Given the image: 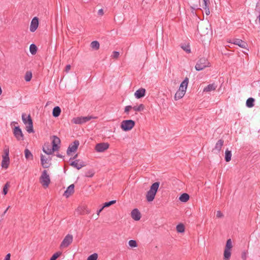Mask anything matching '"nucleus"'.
<instances>
[{
  "label": "nucleus",
  "mask_w": 260,
  "mask_h": 260,
  "mask_svg": "<svg viewBox=\"0 0 260 260\" xmlns=\"http://www.w3.org/2000/svg\"><path fill=\"white\" fill-rule=\"evenodd\" d=\"M159 184V182H155L151 185L150 189L146 193V199L148 202H150L153 201L158 190Z\"/></svg>",
  "instance_id": "f257e3e1"
},
{
  "label": "nucleus",
  "mask_w": 260,
  "mask_h": 260,
  "mask_svg": "<svg viewBox=\"0 0 260 260\" xmlns=\"http://www.w3.org/2000/svg\"><path fill=\"white\" fill-rule=\"evenodd\" d=\"M210 26L208 22H202L198 25V32L201 36L208 35L211 30Z\"/></svg>",
  "instance_id": "f03ea898"
},
{
  "label": "nucleus",
  "mask_w": 260,
  "mask_h": 260,
  "mask_svg": "<svg viewBox=\"0 0 260 260\" xmlns=\"http://www.w3.org/2000/svg\"><path fill=\"white\" fill-rule=\"evenodd\" d=\"M22 120L25 125L27 124V125L26 126V130L27 132L28 133H34L33 122L30 115H28L26 117V114L25 113H23L22 114Z\"/></svg>",
  "instance_id": "7ed1b4c3"
},
{
  "label": "nucleus",
  "mask_w": 260,
  "mask_h": 260,
  "mask_svg": "<svg viewBox=\"0 0 260 260\" xmlns=\"http://www.w3.org/2000/svg\"><path fill=\"white\" fill-rule=\"evenodd\" d=\"M4 152V154L2 155L3 159L1 166L2 168L7 169L8 168L10 164L9 148L8 146H5Z\"/></svg>",
  "instance_id": "20e7f679"
},
{
  "label": "nucleus",
  "mask_w": 260,
  "mask_h": 260,
  "mask_svg": "<svg viewBox=\"0 0 260 260\" xmlns=\"http://www.w3.org/2000/svg\"><path fill=\"white\" fill-rule=\"evenodd\" d=\"M135 121L133 120H124L121 122L120 127L122 131L127 132L131 131L135 126Z\"/></svg>",
  "instance_id": "39448f33"
},
{
  "label": "nucleus",
  "mask_w": 260,
  "mask_h": 260,
  "mask_svg": "<svg viewBox=\"0 0 260 260\" xmlns=\"http://www.w3.org/2000/svg\"><path fill=\"white\" fill-rule=\"evenodd\" d=\"M52 139V148L51 150L49 152V153H53L55 151H57L60 148V140L56 136H53L51 137Z\"/></svg>",
  "instance_id": "423d86ee"
},
{
  "label": "nucleus",
  "mask_w": 260,
  "mask_h": 260,
  "mask_svg": "<svg viewBox=\"0 0 260 260\" xmlns=\"http://www.w3.org/2000/svg\"><path fill=\"white\" fill-rule=\"evenodd\" d=\"M40 181L44 187H47L50 183V179L49 175L47 174V171L44 170L43 171L42 175L40 178Z\"/></svg>",
  "instance_id": "0eeeda50"
},
{
  "label": "nucleus",
  "mask_w": 260,
  "mask_h": 260,
  "mask_svg": "<svg viewBox=\"0 0 260 260\" xmlns=\"http://www.w3.org/2000/svg\"><path fill=\"white\" fill-rule=\"evenodd\" d=\"M209 64V62L205 57H202L197 62L195 69L197 71H201L208 67Z\"/></svg>",
  "instance_id": "6e6552de"
},
{
  "label": "nucleus",
  "mask_w": 260,
  "mask_h": 260,
  "mask_svg": "<svg viewBox=\"0 0 260 260\" xmlns=\"http://www.w3.org/2000/svg\"><path fill=\"white\" fill-rule=\"evenodd\" d=\"M93 118H95V117L91 116L77 117L73 119V122L75 124H81Z\"/></svg>",
  "instance_id": "1a4fd4ad"
},
{
  "label": "nucleus",
  "mask_w": 260,
  "mask_h": 260,
  "mask_svg": "<svg viewBox=\"0 0 260 260\" xmlns=\"http://www.w3.org/2000/svg\"><path fill=\"white\" fill-rule=\"evenodd\" d=\"M13 134L18 141L23 140L24 135L21 129L19 126H15L13 128Z\"/></svg>",
  "instance_id": "9d476101"
},
{
  "label": "nucleus",
  "mask_w": 260,
  "mask_h": 260,
  "mask_svg": "<svg viewBox=\"0 0 260 260\" xmlns=\"http://www.w3.org/2000/svg\"><path fill=\"white\" fill-rule=\"evenodd\" d=\"M79 145V142L78 140H75L72 143H71L67 151V154L68 155H70L72 152H75L77 151L78 146Z\"/></svg>",
  "instance_id": "9b49d317"
},
{
  "label": "nucleus",
  "mask_w": 260,
  "mask_h": 260,
  "mask_svg": "<svg viewBox=\"0 0 260 260\" xmlns=\"http://www.w3.org/2000/svg\"><path fill=\"white\" fill-rule=\"evenodd\" d=\"M230 43H233L235 45H238L239 47L242 48L247 49L248 47L247 43L240 39L233 38L230 40Z\"/></svg>",
  "instance_id": "f8f14e48"
},
{
  "label": "nucleus",
  "mask_w": 260,
  "mask_h": 260,
  "mask_svg": "<svg viewBox=\"0 0 260 260\" xmlns=\"http://www.w3.org/2000/svg\"><path fill=\"white\" fill-rule=\"evenodd\" d=\"M70 165L77 170H80L82 167H85L86 166V164L83 161L78 159L71 161L70 163Z\"/></svg>",
  "instance_id": "ddd939ff"
},
{
  "label": "nucleus",
  "mask_w": 260,
  "mask_h": 260,
  "mask_svg": "<svg viewBox=\"0 0 260 260\" xmlns=\"http://www.w3.org/2000/svg\"><path fill=\"white\" fill-rule=\"evenodd\" d=\"M109 144L108 143H100L96 144L95 150L98 152H102L108 149Z\"/></svg>",
  "instance_id": "4468645a"
},
{
  "label": "nucleus",
  "mask_w": 260,
  "mask_h": 260,
  "mask_svg": "<svg viewBox=\"0 0 260 260\" xmlns=\"http://www.w3.org/2000/svg\"><path fill=\"white\" fill-rule=\"evenodd\" d=\"M73 236L70 234L67 235L62 241L60 247H67L72 242Z\"/></svg>",
  "instance_id": "2eb2a0df"
},
{
  "label": "nucleus",
  "mask_w": 260,
  "mask_h": 260,
  "mask_svg": "<svg viewBox=\"0 0 260 260\" xmlns=\"http://www.w3.org/2000/svg\"><path fill=\"white\" fill-rule=\"evenodd\" d=\"M224 144V140L222 139H219L216 143L214 148L212 150V152L215 153H219Z\"/></svg>",
  "instance_id": "dca6fc26"
},
{
  "label": "nucleus",
  "mask_w": 260,
  "mask_h": 260,
  "mask_svg": "<svg viewBox=\"0 0 260 260\" xmlns=\"http://www.w3.org/2000/svg\"><path fill=\"white\" fill-rule=\"evenodd\" d=\"M39 26V18L37 17H35L32 18L30 25V31L34 32L36 30Z\"/></svg>",
  "instance_id": "f3484780"
},
{
  "label": "nucleus",
  "mask_w": 260,
  "mask_h": 260,
  "mask_svg": "<svg viewBox=\"0 0 260 260\" xmlns=\"http://www.w3.org/2000/svg\"><path fill=\"white\" fill-rule=\"evenodd\" d=\"M131 217L135 220L138 221L141 217V213L138 209L135 208L131 212Z\"/></svg>",
  "instance_id": "a211bd4d"
},
{
  "label": "nucleus",
  "mask_w": 260,
  "mask_h": 260,
  "mask_svg": "<svg viewBox=\"0 0 260 260\" xmlns=\"http://www.w3.org/2000/svg\"><path fill=\"white\" fill-rule=\"evenodd\" d=\"M74 188L75 185L74 184L69 185L67 187L66 190L64 192L63 196L66 197L67 198H69L70 196L74 193Z\"/></svg>",
  "instance_id": "6ab92c4d"
},
{
  "label": "nucleus",
  "mask_w": 260,
  "mask_h": 260,
  "mask_svg": "<svg viewBox=\"0 0 260 260\" xmlns=\"http://www.w3.org/2000/svg\"><path fill=\"white\" fill-rule=\"evenodd\" d=\"M145 89L141 88L136 90V91L135 92V96L137 99H139L145 96Z\"/></svg>",
  "instance_id": "aec40b11"
},
{
  "label": "nucleus",
  "mask_w": 260,
  "mask_h": 260,
  "mask_svg": "<svg viewBox=\"0 0 260 260\" xmlns=\"http://www.w3.org/2000/svg\"><path fill=\"white\" fill-rule=\"evenodd\" d=\"M185 92V89H181L180 88H179V90L176 92V93L175 94V100H178L181 99L184 95Z\"/></svg>",
  "instance_id": "412c9836"
},
{
  "label": "nucleus",
  "mask_w": 260,
  "mask_h": 260,
  "mask_svg": "<svg viewBox=\"0 0 260 260\" xmlns=\"http://www.w3.org/2000/svg\"><path fill=\"white\" fill-rule=\"evenodd\" d=\"M41 165L42 166V167L43 168H45V169H46V168H48L50 166V165H51V164H50L49 165H47V164L48 163V159L47 158H45V156L43 155V154H41Z\"/></svg>",
  "instance_id": "4be33fe9"
},
{
  "label": "nucleus",
  "mask_w": 260,
  "mask_h": 260,
  "mask_svg": "<svg viewBox=\"0 0 260 260\" xmlns=\"http://www.w3.org/2000/svg\"><path fill=\"white\" fill-rule=\"evenodd\" d=\"M61 113V109L58 106H55L52 110V115L54 117H58Z\"/></svg>",
  "instance_id": "5701e85b"
},
{
  "label": "nucleus",
  "mask_w": 260,
  "mask_h": 260,
  "mask_svg": "<svg viewBox=\"0 0 260 260\" xmlns=\"http://www.w3.org/2000/svg\"><path fill=\"white\" fill-rule=\"evenodd\" d=\"M78 211H79L80 214L82 215L88 214L90 213L89 210L85 206L79 207Z\"/></svg>",
  "instance_id": "b1692460"
},
{
  "label": "nucleus",
  "mask_w": 260,
  "mask_h": 260,
  "mask_svg": "<svg viewBox=\"0 0 260 260\" xmlns=\"http://www.w3.org/2000/svg\"><path fill=\"white\" fill-rule=\"evenodd\" d=\"M216 86L214 83L208 85L204 89V92H209L215 90Z\"/></svg>",
  "instance_id": "393cba45"
},
{
  "label": "nucleus",
  "mask_w": 260,
  "mask_h": 260,
  "mask_svg": "<svg viewBox=\"0 0 260 260\" xmlns=\"http://www.w3.org/2000/svg\"><path fill=\"white\" fill-rule=\"evenodd\" d=\"M255 100L253 98H249L246 102V105L248 108H252L254 106Z\"/></svg>",
  "instance_id": "a878e982"
},
{
  "label": "nucleus",
  "mask_w": 260,
  "mask_h": 260,
  "mask_svg": "<svg viewBox=\"0 0 260 260\" xmlns=\"http://www.w3.org/2000/svg\"><path fill=\"white\" fill-rule=\"evenodd\" d=\"M179 200L182 202H186L189 199V196L186 193H183L180 196Z\"/></svg>",
  "instance_id": "bb28decb"
},
{
  "label": "nucleus",
  "mask_w": 260,
  "mask_h": 260,
  "mask_svg": "<svg viewBox=\"0 0 260 260\" xmlns=\"http://www.w3.org/2000/svg\"><path fill=\"white\" fill-rule=\"evenodd\" d=\"M189 80L187 77H186L184 80L181 83L179 88H180L181 89H185L186 90V88L188 84Z\"/></svg>",
  "instance_id": "cd10ccee"
},
{
  "label": "nucleus",
  "mask_w": 260,
  "mask_h": 260,
  "mask_svg": "<svg viewBox=\"0 0 260 260\" xmlns=\"http://www.w3.org/2000/svg\"><path fill=\"white\" fill-rule=\"evenodd\" d=\"M231 250L225 249L223 253V260H230L231 256Z\"/></svg>",
  "instance_id": "c85d7f7f"
},
{
  "label": "nucleus",
  "mask_w": 260,
  "mask_h": 260,
  "mask_svg": "<svg viewBox=\"0 0 260 260\" xmlns=\"http://www.w3.org/2000/svg\"><path fill=\"white\" fill-rule=\"evenodd\" d=\"M232 152L231 151L226 149L225 151L224 159L226 162H229L231 160Z\"/></svg>",
  "instance_id": "c756f323"
},
{
  "label": "nucleus",
  "mask_w": 260,
  "mask_h": 260,
  "mask_svg": "<svg viewBox=\"0 0 260 260\" xmlns=\"http://www.w3.org/2000/svg\"><path fill=\"white\" fill-rule=\"evenodd\" d=\"M24 155L26 159L30 160L33 159V155L28 149H25Z\"/></svg>",
  "instance_id": "7c9ffc66"
},
{
  "label": "nucleus",
  "mask_w": 260,
  "mask_h": 260,
  "mask_svg": "<svg viewBox=\"0 0 260 260\" xmlns=\"http://www.w3.org/2000/svg\"><path fill=\"white\" fill-rule=\"evenodd\" d=\"M51 150V148L50 147L49 143L45 144L44 146L43 147V152L48 155H51L53 153H49V152Z\"/></svg>",
  "instance_id": "2f4dec72"
},
{
  "label": "nucleus",
  "mask_w": 260,
  "mask_h": 260,
  "mask_svg": "<svg viewBox=\"0 0 260 260\" xmlns=\"http://www.w3.org/2000/svg\"><path fill=\"white\" fill-rule=\"evenodd\" d=\"M38 48L34 44H31L29 46V51L32 55H35L37 52Z\"/></svg>",
  "instance_id": "473e14b6"
},
{
  "label": "nucleus",
  "mask_w": 260,
  "mask_h": 260,
  "mask_svg": "<svg viewBox=\"0 0 260 260\" xmlns=\"http://www.w3.org/2000/svg\"><path fill=\"white\" fill-rule=\"evenodd\" d=\"M176 230L178 233H182L185 231V226L183 224L179 223L176 226Z\"/></svg>",
  "instance_id": "72a5a7b5"
},
{
  "label": "nucleus",
  "mask_w": 260,
  "mask_h": 260,
  "mask_svg": "<svg viewBox=\"0 0 260 260\" xmlns=\"http://www.w3.org/2000/svg\"><path fill=\"white\" fill-rule=\"evenodd\" d=\"M90 46L92 49L97 50L99 49L100 43L97 41H93L91 43Z\"/></svg>",
  "instance_id": "f704fd0d"
},
{
  "label": "nucleus",
  "mask_w": 260,
  "mask_h": 260,
  "mask_svg": "<svg viewBox=\"0 0 260 260\" xmlns=\"http://www.w3.org/2000/svg\"><path fill=\"white\" fill-rule=\"evenodd\" d=\"M233 247L232 242L231 239L227 240L225 246V249L231 250Z\"/></svg>",
  "instance_id": "c9c22d12"
},
{
  "label": "nucleus",
  "mask_w": 260,
  "mask_h": 260,
  "mask_svg": "<svg viewBox=\"0 0 260 260\" xmlns=\"http://www.w3.org/2000/svg\"><path fill=\"white\" fill-rule=\"evenodd\" d=\"M144 105L142 104H140L139 106H134L133 107V109L136 111H142L144 109Z\"/></svg>",
  "instance_id": "e433bc0d"
},
{
  "label": "nucleus",
  "mask_w": 260,
  "mask_h": 260,
  "mask_svg": "<svg viewBox=\"0 0 260 260\" xmlns=\"http://www.w3.org/2000/svg\"><path fill=\"white\" fill-rule=\"evenodd\" d=\"M116 200H112L109 202H105L103 205V208L109 207L112 205L116 203Z\"/></svg>",
  "instance_id": "4c0bfd02"
},
{
  "label": "nucleus",
  "mask_w": 260,
  "mask_h": 260,
  "mask_svg": "<svg viewBox=\"0 0 260 260\" xmlns=\"http://www.w3.org/2000/svg\"><path fill=\"white\" fill-rule=\"evenodd\" d=\"M181 47L184 51H185L187 53H190L191 51L190 49V46L189 45H181Z\"/></svg>",
  "instance_id": "58836bf2"
},
{
  "label": "nucleus",
  "mask_w": 260,
  "mask_h": 260,
  "mask_svg": "<svg viewBox=\"0 0 260 260\" xmlns=\"http://www.w3.org/2000/svg\"><path fill=\"white\" fill-rule=\"evenodd\" d=\"M128 245L132 248L137 247L138 246V244L137 241L134 240H131L128 241Z\"/></svg>",
  "instance_id": "ea45409f"
},
{
  "label": "nucleus",
  "mask_w": 260,
  "mask_h": 260,
  "mask_svg": "<svg viewBox=\"0 0 260 260\" xmlns=\"http://www.w3.org/2000/svg\"><path fill=\"white\" fill-rule=\"evenodd\" d=\"M32 78V74L30 72H27L25 74L24 79L26 82L30 81Z\"/></svg>",
  "instance_id": "a19ab883"
},
{
  "label": "nucleus",
  "mask_w": 260,
  "mask_h": 260,
  "mask_svg": "<svg viewBox=\"0 0 260 260\" xmlns=\"http://www.w3.org/2000/svg\"><path fill=\"white\" fill-rule=\"evenodd\" d=\"M61 254V252H57L52 255L49 260H56Z\"/></svg>",
  "instance_id": "79ce46f5"
},
{
  "label": "nucleus",
  "mask_w": 260,
  "mask_h": 260,
  "mask_svg": "<svg viewBox=\"0 0 260 260\" xmlns=\"http://www.w3.org/2000/svg\"><path fill=\"white\" fill-rule=\"evenodd\" d=\"M98 257V255L96 253H94L91 255H90L88 258L87 260H97Z\"/></svg>",
  "instance_id": "37998d69"
},
{
  "label": "nucleus",
  "mask_w": 260,
  "mask_h": 260,
  "mask_svg": "<svg viewBox=\"0 0 260 260\" xmlns=\"http://www.w3.org/2000/svg\"><path fill=\"white\" fill-rule=\"evenodd\" d=\"M94 174V171L93 170H90L86 172L85 176L87 177H92Z\"/></svg>",
  "instance_id": "c03bdc74"
},
{
  "label": "nucleus",
  "mask_w": 260,
  "mask_h": 260,
  "mask_svg": "<svg viewBox=\"0 0 260 260\" xmlns=\"http://www.w3.org/2000/svg\"><path fill=\"white\" fill-rule=\"evenodd\" d=\"M9 186V182H7L4 187H3V191H2V193L4 195H6V194H7L8 193V187Z\"/></svg>",
  "instance_id": "a18cd8bd"
},
{
  "label": "nucleus",
  "mask_w": 260,
  "mask_h": 260,
  "mask_svg": "<svg viewBox=\"0 0 260 260\" xmlns=\"http://www.w3.org/2000/svg\"><path fill=\"white\" fill-rule=\"evenodd\" d=\"M203 7H209L210 5L209 0H203Z\"/></svg>",
  "instance_id": "49530a36"
},
{
  "label": "nucleus",
  "mask_w": 260,
  "mask_h": 260,
  "mask_svg": "<svg viewBox=\"0 0 260 260\" xmlns=\"http://www.w3.org/2000/svg\"><path fill=\"white\" fill-rule=\"evenodd\" d=\"M119 56V52L118 51H114L113 52V58H117Z\"/></svg>",
  "instance_id": "de8ad7c7"
},
{
  "label": "nucleus",
  "mask_w": 260,
  "mask_h": 260,
  "mask_svg": "<svg viewBox=\"0 0 260 260\" xmlns=\"http://www.w3.org/2000/svg\"><path fill=\"white\" fill-rule=\"evenodd\" d=\"M132 109H133V107L132 106H127L124 108V112L128 113L129 110Z\"/></svg>",
  "instance_id": "09e8293b"
},
{
  "label": "nucleus",
  "mask_w": 260,
  "mask_h": 260,
  "mask_svg": "<svg viewBox=\"0 0 260 260\" xmlns=\"http://www.w3.org/2000/svg\"><path fill=\"white\" fill-rule=\"evenodd\" d=\"M216 216L218 218H221L223 216V214H222V213L221 211H218L217 212Z\"/></svg>",
  "instance_id": "8fccbe9b"
},
{
  "label": "nucleus",
  "mask_w": 260,
  "mask_h": 260,
  "mask_svg": "<svg viewBox=\"0 0 260 260\" xmlns=\"http://www.w3.org/2000/svg\"><path fill=\"white\" fill-rule=\"evenodd\" d=\"M247 253L245 251H243L242 253V255H241V258L243 259V260H246V257H247Z\"/></svg>",
  "instance_id": "3c124183"
},
{
  "label": "nucleus",
  "mask_w": 260,
  "mask_h": 260,
  "mask_svg": "<svg viewBox=\"0 0 260 260\" xmlns=\"http://www.w3.org/2000/svg\"><path fill=\"white\" fill-rule=\"evenodd\" d=\"M203 9H205L206 14L208 15L210 14V10H209V7H203Z\"/></svg>",
  "instance_id": "603ef678"
},
{
  "label": "nucleus",
  "mask_w": 260,
  "mask_h": 260,
  "mask_svg": "<svg viewBox=\"0 0 260 260\" xmlns=\"http://www.w3.org/2000/svg\"><path fill=\"white\" fill-rule=\"evenodd\" d=\"M98 14L99 15V16H102L103 14H104V11H103V9H100L98 12Z\"/></svg>",
  "instance_id": "864d4df0"
},
{
  "label": "nucleus",
  "mask_w": 260,
  "mask_h": 260,
  "mask_svg": "<svg viewBox=\"0 0 260 260\" xmlns=\"http://www.w3.org/2000/svg\"><path fill=\"white\" fill-rule=\"evenodd\" d=\"M70 69H71V65L68 64L66 66V67L65 68V72L68 73L70 71Z\"/></svg>",
  "instance_id": "5fc2aeb1"
},
{
  "label": "nucleus",
  "mask_w": 260,
  "mask_h": 260,
  "mask_svg": "<svg viewBox=\"0 0 260 260\" xmlns=\"http://www.w3.org/2000/svg\"><path fill=\"white\" fill-rule=\"evenodd\" d=\"M10 257H11V254L10 253H8L6 255V256H5V258L4 260H11L10 259Z\"/></svg>",
  "instance_id": "6e6d98bb"
},
{
  "label": "nucleus",
  "mask_w": 260,
  "mask_h": 260,
  "mask_svg": "<svg viewBox=\"0 0 260 260\" xmlns=\"http://www.w3.org/2000/svg\"><path fill=\"white\" fill-rule=\"evenodd\" d=\"M78 157V154H75L73 157H71L70 160H71V159H77V158Z\"/></svg>",
  "instance_id": "4d7b16f0"
},
{
  "label": "nucleus",
  "mask_w": 260,
  "mask_h": 260,
  "mask_svg": "<svg viewBox=\"0 0 260 260\" xmlns=\"http://www.w3.org/2000/svg\"><path fill=\"white\" fill-rule=\"evenodd\" d=\"M104 208H103V206L99 209L97 211V214L98 215H99L100 213L102 211V210L104 209Z\"/></svg>",
  "instance_id": "13d9d810"
},
{
  "label": "nucleus",
  "mask_w": 260,
  "mask_h": 260,
  "mask_svg": "<svg viewBox=\"0 0 260 260\" xmlns=\"http://www.w3.org/2000/svg\"><path fill=\"white\" fill-rule=\"evenodd\" d=\"M56 156L57 157H59V158H62L63 157L61 154H60L59 153L56 154Z\"/></svg>",
  "instance_id": "bf43d9fd"
},
{
  "label": "nucleus",
  "mask_w": 260,
  "mask_h": 260,
  "mask_svg": "<svg viewBox=\"0 0 260 260\" xmlns=\"http://www.w3.org/2000/svg\"><path fill=\"white\" fill-rule=\"evenodd\" d=\"M10 207V206H8V207L5 210V211L3 213V215H4L6 214V213L7 212V210H8V209Z\"/></svg>",
  "instance_id": "052dcab7"
},
{
  "label": "nucleus",
  "mask_w": 260,
  "mask_h": 260,
  "mask_svg": "<svg viewBox=\"0 0 260 260\" xmlns=\"http://www.w3.org/2000/svg\"><path fill=\"white\" fill-rule=\"evenodd\" d=\"M2 90L1 87L0 86V95L2 94Z\"/></svg>",
  "instance_id": "680f3d73"
},
{
  "label": "nucleus",
  "mask_w": 260,
  "mask_h": 260,
  "mask_svg": "<svg viewBox=\"0 0 260 260\" xmlns=\"http://www.w3.org/2000/svg\"><path fill=\"white\" fill-rule=\"evenodd\" d=\"M258 18L259 22L260 23V14H259V15L258 16Z\"/></svg>",
  "instance_id": "e2e57ef3"
}]
</instances>
